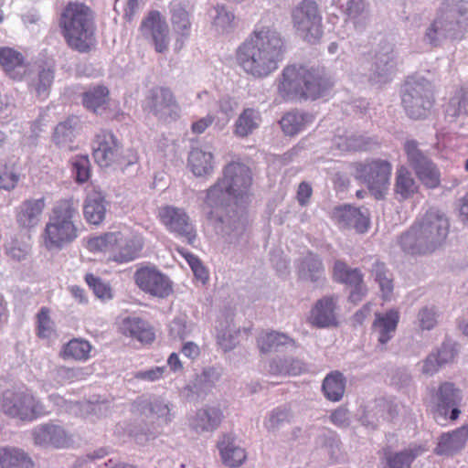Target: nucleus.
Listing matches in <instances>:
<instances>
[{"mask_svg": "<svg viewBox=\"0 0 468 468\" xmlns=\"http://www.w3.org/2000/svg\"><path fill=\"white\" fill-rule=\"evenodd\" d=\"M468 9V3L463 0H446L440 8L441 16L455 17L463 16Z\"/></svg>", "mask_w": 468, "mask_h": 468, "instance_id": "49", "label": "nucleus"}, {"mask_svg": "<svg viewBox=\"0 0 468 468\" xmlns=\"http://www.w3.org/2000/svg\"><path fill=\"white\" fill-rule=\"evenodd\" d=\"M27 460V453L20 449L0 448V468H20Z\"/></svg>", "mask_w": 468, "mask_h": 468, "instance_id": "42", "label": "nucleus"}, {"mask_svg": "<svg viewBox=\"0 0 468 468\" xmlns=\"http://www.w3.org/2000/svg\"><path fill=\"white\" fill-rule=\"evenodd\" d=\"M304 370L303 362L293 357L273 360L270 365V372L273 375L298 376Z\"/></svg>", "mask_w": 468, "mask_h": 468, "instance_id": "40", "label": "nucleus"}, {"mask_svg": "<svg viewBox=\"0 0 468 468\" xmlns=\"http://www.w3.org/2000/svg\"><path fill=\"white\" fill-rule=\"evenodd\" d=\"M0 410L7 416L24 420L28 413L27 388L14 387L0 398Z\"/></svg>", "mask_w": 468, "mask_h": 468, "instance_id": "17", "label": "nucleus"}, {"mask_svg": "<svg viewBox=\"0 0 468 468\" xmlns=\"http://www.w3.org/2000/svg\"><path fill=\"white\" fill-rule=\"evenodd\" d=\"M53 332L50 311L48 307H42L37 314V335L40 338H49Z\"/></svg>", "mask_w": 468, "mask_h": 468, "instance_id": "47", "label": "nucleus"}, {"mask_svg": "<svg viewBox=\"0 0 468 468\" xmlns=\"http://www.w3.org/2000/svg\"><path fill=\"white\" fill-rule=\"evenodd\" d=\"M167 365L173 372H176L183 369L182 362L176 353H172L168 359Z\"/></svg>", "mask_w": 468, "mask_h": 468, "instance_id": "63", "label": "nucleus"}, {"mask_svg": "<svg viewBox=\"0 0 468 468\" xmlns=\"http://www.w3.org/2000/svg\"><path fill=\"white\" fill-rule=\"evenodd\" d=\"M404 150L410 166L418 163L421 158L426 157V155L419 150L418 144L414 140L407 141L404 145Z\"/></svg>", "mask_w": 468, "mask_h": 468, "instance_id": "52", "label": "nucleus"}, {"mask_svg": "<svg viewBox=\"0 0 468 468\" xmlns=\"http://www.w3.org/2000/svg\"><path fill=\"white\" fill-rule=\"evenodd\" d=\"M433 101V93L429 83L423 81L406 82L402 104L410 118H425L432 108Z\"/></svg>", "mask_w": 468, "mask_h": 468, "instance_id": "9", "label": "nucleus"}, {"mask_svg": "<svg viewBox=\"0 0 468 468\" xmlns=\"http://www.w3.org/2000/svg\"><path fill=\"white\" fill-rule=\"evenodd\" d=\"M34 441L43 447L63 448L69 445V437L62 427L45 424L35 430Z\"/></svg>", "mask_w": 468, "mask_h": 468, "instance_id": "20", "label": "nucleus"}, {"mask_svg": "<svg viewBox=\"0 0 468 468\" xmlns=\"http://www.w3.org/2000/svg\"><path fill=\"white\" fill-rule=\"evenodd\" d=\"M376 282L379 284L382 297L385 300L389 299L393 291V279L389 271L386 269L384 263L377 261L372 269Z\"/></svg>", "mask_w": 468, "mask_h": 468, "instance_id": "44", "label": "nucleus"}, {"mask_svg": "<svg viewBox=\"0 0 468 468\" xmlns=\"http://www.w3.org/2000/svg\"><path fill=\"white\" fill-rule=\"evenodd\" d=\"M0 66L10 78L15 80H20L27 69L24 55L8 47L0 48Z\"/></svg>", "mask_w": 468, "mask_h": 468, "instance_id": "26", "label": "nucleus"}, {"mask_svg": "<svg viewBox=\"0 0 468 468\" xmlns=\"http://www.w3.org/2000/svg\"><path fill=\"white\" fill-rule=\"evenodd\" d=\"M145 110L163 122L176 120L179 105L173 91L163 86L150 90L145 98Z\"/></svg>", "mask_w": 468, "mask_h": 468, "instance_id": "12", "label": "nucleus"}, {"mask_svg": "<svg viewBox=\"0 0 468 468\" xmlns=\"http://www.w3.org/2000/svg\"><path fill=\"white\" fill-rule=\"evenodd\" d=\"M449 228L447 217L439 209L431 208L401 235L400 246L411 255L431 252L444 242Z\"/></svg>", "mask_w": 468, "mask_h": 468, "instance_id": "2", "label": "nucleus"}, {"mask_svg": "<svg viewBox=\"0 0 468 468\" xmlns=\"http://www.w3.org/2000/svg\"><path fill=\"white\" fill-rule=\"evenodd\" d=\"M419 322L421 329H431L437 323L435 312L428 308L421 309L419 313Z\"/></svg>", "mask_w": 468, "mask_h": 468, "instance_id": "53", "label": "nucleus"}, {"mask_svg": "<svg viewBox=\"0 0 468 468\" xmlns=\"http://www.w3.org/2000/svg\"><path fill=\"white\" fill-rule=\"evenodd\" d=\"M58 26L66 43L71 48L88 52L95 46V14L86 4L69 2L59 15Z\"/></svg>", "mask_w": 468, "mask_h": 468, "instance_id": "3", "label": "nucleus"}, {"mask_svg": "<svg viewBox=\"0 0 468 468\" xmlns=\"http://www.w3.org/2000/svg\"><path fill=\"white\" fill-rule=\"evenodd\" d=\"M252 184L250 169L239 162L229 163L223 170V176L207 193L206 206L210 209L208 218L222 222L218 211L224 209L231 199L246 195Z\"/></svg>", "mask_w": 468, "mask_h": 468, "instance_id": "5", "label": "nucleus"}, {"mask_svg": "<svg viewBox=\"0 0 468 468\" xmlns=\"http://www.w3.org/2000/svg\"><path fill=\"white\" fill-rule=\"evenodd\" d=\"M334 82L324 69L290 65L284 68L278 91L283 99L316 100L324 96Z\"/></svg>", "mask_w": 468, "mask_h": 468, "instance_id": "4", "label": "nucleus"}, {"mask_svg": "<svg viewBox=\"0 0 468 468\" xmlns=\"http://www.w3.org/2000/svg\"><path fill=\"white\" fill-rule=\"evenodd\" d=\"M399 322V313L390 309L386 313H377L372 324V332L377 335L380 345L387 344L394 335Z\"/></svg>", "mask_w": 468, "mask_h": 468, "instance_id": "22", "label": "nucleus"}, {"mask_svg": "<svg viewBox=\"0 0 468 468\" xmlns=\"http://www.w3.org/2000/svg\"><path fill=\"white\" fill-rule=\"evenodd\" d=\"M187 165L196 176H208L214 170V155L200 148H193L188 154Z\"/></svg>", "mask_w": 468, "mask_h": 468, "instance_id": "33", "label": "nucleus"}, {"mask_svg": "<svg viewBox=\"0 0 468 468\" xmlns=\"http://www.w3.org/2000/svg\"><path fill=\"white\" fill-rule=\"evenodd\" d=\"M144 246V239L142 234L133 232L125 237L122 233V241L115 247V252L112 257V261L117 263H126L137 259Z\"/></svg>", "mask_w": 468, "mask_h": 468, "instance_id": "19", "label": "nucleus"}, {"mask_svg": "<svg viewBox=\"0 0 468 468\" xmlns=\"http://www.w3.org/2000/svg\"><path fill=\"white\" fill-rule=\"evenodd\" d=\"M123 335L137 339L142 344H151L155 339L153 326L138 317L124 318L121 324Z\"/></svg>", "mask_w": 468, "mask_h": 468, "instance_id": "27", "label": "nucleus"}, {"mask_svg": "<svg viewBox=\"0 0 468 468\" xmlns=\"http://www.w3.org/2000/svg\"><path fill=\"white\" fill-rule=\"evenodd\" d=\"M294 29L307 42L315 43L323 36V18L317 4L303 0L292 12Z\"/></svg>", "mask_w": 468, "mask_h": 468, "instance_id": "8", "label": "nucleus"}, {"mask_svg": "<svg viewBox=\"0 0 468 468\" xmlns=\"http://www.w3.org/2000/svg\"><path fill=\"white\" fill-rule=\"evenodd\" d=\"M322 388L324 396L329 400L339 401L345 393V378L338 371L332 372L324 379Z\"/></svg>", "mask_w": 468, "mask_h": 468, "instance_id": "39", "label": "nucleus"}, {"mask_svg": "<svg viewBox=\"0 0 468 468\" xmlns=\"http://www.w3.org/2000/svg\"><path fill=\"white\" fill-rule=\"evenodd\" d=\"M347 412L346 410L343 409H338L335 410L330 416L331 421L338 426L345 425L347 421Z\"/></svg>", "mask_w": 468, "mask_h": 468, "instance_id": "62", "label": "nucleus"}, {"mask_svg": "<svg viewBox=\"0 0 468 468\" xmlns=\"http://www.w3.org/2000/svg\"><path fill=\"white\" fill-rule=\"evenodd\" d=\"M84 280L96 297L101 301H109L112 299V289L108 282H103L101 278L92 273H87Z\"/></svg>", "mask_w": 468, "mask_h": 468, "instance_id": "45", "label": "nucleus"}, {"mask_svg": "<svg viewBox=\"0 0 468 468\" xmlns=\"http://www.w3.org/2000/svg\"><path fill=\"white\" fill-rule=\"evenodd\" d=\"M158 218L170 232L185 238L189 244H193L197 238L196 229L182 208L172 206L160 207Z\"/></svg>", "mask_w": 468, "mask_h": 468, "instance_id": "14", "label": "nucleus"}, {"mask_svg": "<svg viewBox=\"0 0 468 468\" xmlns=\"http://www.w3.org/2000/svg\"><path fill=\"white\" fill-rule=\"evenodd\" d=\"M18 181L17 175L7 165L0 166V188L10 190Z\"/></svg>", "mask_w": 468, "mask_h": 468, "instance_id": "50", "label": "nucleus"}, {"mask_svg": "<svg viewBox=\"0 0 468 468\" xmlns=\"http://www.w3.org/2000/svg\"><path fill=\"white\" fill-rule=\"evenodd\" d=\"M333 278L335 282L353 288L349 296L353 303L360 302L366 294L367 290L363 282V274L359 269H352L346 262L336 261L333 269Z\"/></svg>", "mask_w": 468, "mask_h": 468, "instance_id": "16", "label": "nucleus"}, {"mask_svg": "<svg viewBox=\"0 0 468 468\" xmlns=\"http://www.w3.org/2000/svg\"><path fill=\"white\" fill-rule=\"evenodd\" d=\"M354 177L365 185L377 199H383L389 190L392 165L381 158L367 159L352 165Z\"/></svg>", "mask_w": 468, "mask_h": 468, "instance_id": "7", "label": "nucleus"}, {"mask_svg": "<svg viewBox=\"0 0 468 468\" xmlns=\"http://www.w3.org/2000/svg\"><path fill=\"white\" fill-rule=\"evenodd\" d=\"M334 218L342 228H353L358 233H364L369 227V218L359 208L344 206L335 208Z\"/></svg>", "mask_w": 468, "mask_h": 468, "instance_id": "25", "label": "nucleus"}, {"mask_svg": "<svg viewBox=\"0 0 468 468\" xmlns=\"http://www.w3.org/2000/svg\"><path fill=\"white\" fill-rule=\"evenodd\" d=\"M140 32L152 43L157 53H165L169 49V28L165 18L157 10L150 11L142 20Z\"/></svg>", "mask_w": 468, "mask_h": 468, "instance_id": "13", "label": "nucleus"}, {"mask_svg": "<svg viewBox=\"0 0 468 468\" xmlns=\"http://www.w3.org/2000/svg\"><path fill=\"white\" fill-rule=\"evenodd\" d=\"M94 161L101 167H108L120 161L122 165H132L138 162V154L134 150H129V159L120 155V145L115 135L108 131H101L95 137L92 146Z\"/></svg>", "mask_w": 468, "mask_h": 468, "instance_id": "10", "label": "nucleus"}, {"mask_svg": "<svg viewBox=\"0 0 468 468\" xmlns=\"http://www.w3.org/2000/svg\"><path fill=\"white\" fill-rule=\"evenodd\" d=\"M83 215L86 221L92 225H100L105 218V196L94 186L87 187V195L83 204Z\"/></svg>", "mask_w": 468, "mask_h": 468, "instance_id": "18", "label": "nucleus"}, {"mask_svg": "<svg viewBox=\"0 0 468 468\" xmlns=\"http://www.w3.org/2000/svg\"><path fill=\"white\" fill-rule=\"evenodd\" d=\"M53 79L54 69L52 65L46 64L38 70L37 78L34 82V87L39 100H45L48 96Z\"/></svg>", "mask_w": 468, "mask_h": 468, "instance_id": "43", "label": "nucleus"}, {"mask_svg": "<svg viewBox=\"0 0 468 468\" xmlns=\"http://www.w3.org/2000/svg\"><path fill=\"white\" fill-rule=\"evenodd\" d=\"M423 452L421 447L405 450L397 453H388L385 452L386 461L388 468H410L414 459Z\"/></svg>", "mask_w": 468, "mask_h": 468, "instance_id": "41", "label": "nucleus"}, {"mask_svg": "<svg viewBox=\"0 0 468 468\" xmlns=\"http://www.w3.org/2000/svg\"><path fill=\"white\" fill-rule=\"evenodd\" d=\"M110 101V91L105 86H95L82 93V105L89 111L96 113L99 110H105Z\"/></svg>", "mask_w": 468, "mask_h": 468, "instance_id": "34", "label": "nucleus"}, {"mask_svg": "<svg viewBox=\"0 0 468 468\" xmlns=\"http://www.w3.org/2000/svg\"><path fill=\"white\" fill-rule=\"evenodd\" d=\"M324 272L322 261L315 255L310 254L301 264V273L312 282L317 281Z\"/></svg>", "mask_w": 468, "mask_h": 468, "instance_id": "46", "label": "nucleus"}, {"mask_svg": "<svg viewBox=\"0 0 468 468\" xmlns=\"http://www.w3.org/2000/svg\"><path fill=\"white\" fill-rule=\"evenodd\" d=\"M455 351L452 347L443 345L440 350L438 351L435 356H437L438 363H440L441 366L444 364H447L449 362H452L455 357Z\"/></svg>", "mask_w": 468, "mask_h": 468, "instance_id": "57", "label": "nucleus"}, {"mask_svg": "<svg viewBox=\"0 0 468 468\" xmlns=\"http://www.w3.org/2000/svg\"><path fill=\"white\" fill-rule=\"evenodd\" d=\"M335 307L336 299L333 296L318 300L311 310L309 316L310 324L316 327L336 325Z\"/></svg>", "mask_w": 468, "mask_h": 468, "instance_id": "23", "label": "nucleus"}, {"mask_svg": "<svg viewBox=\"0 0 468 468\" xmlns=\"http://www.w3.org/2000/svg\"><path fill=\"white\" fill-rule=\"evenodd\" d=\"M92 346L89 341L82 338H73L65 344L59 353L63 359L86 361L90 356Z\"/></svg>", "mask_w": 468, "mask_h": 468, "instance_id": "36", "label": "nucleus"}, {"mask_svg": "<svg viewBox=\"0 0 468 468\" xmlns=\"http://www.w3.org/2000/svg\"><path fill=\"white\" fill-rule=\"evenodd\" d=\"M460 214L462 220L468 225V193L461 200Z\"/></svg>", "mask_w": 468, "mask_h": 468, "instance_id": "64", "label": "nucleus"}, {"mask_svg": "<svg viewBox=\"0 0 468 468\" xmlns=\"http://www.w3.org/2000/svg\"><path fill=\"white\" fill-rule=\"evenodd\" d=\"M261 114L258 111L247 108L238 117L234 125V133L239 137H247L260 125Z\"/></svg>", "mask_w": 468, "mask_h": 468, "instance_id": "37", "label": "nucleus"}, {"mask_svg": "<svg viewBox=\"0 0 468 468\" xmlns=\"http://www.w3.org/2000/svg\"><path fill=\"white\" fill-rule=\"evenodd\" d=\"M222 463L230 468L239 467L247 459L245 449L236 444L232 434H223L217 443Z\"/></svg>", "mask_w": 468, "mask_h": 468, "instance_id": "21", "label": "nucleus"}, {"mask_svg": "<svg viewBox=\"0 0 468 468\" xmlns=\"http://www.w3.org/2000/svg\"><path fill=\"white\" fill-rule=\"evenodd\" d=\"M468 441V425L442 433L434 450L437 455H453L464 448Z\"/></svg>", "mask_w": 468, "mask_h": 468, "instance_id": "24", "label": "nucleus"}, {"mask_svg": "<svg viewBox=\"0 0 468 468\" xmlns=\"http://www.w3.org/2000/svg\"><path fill=\"white\" fill-rule=\"evenodd\" d=\"M165 370V367H155L151 369L136 373L135 378L147 381H155L163 377Z\"/></svg>", "mask_w": 468, "mask_h": 468, "instance_id": "55", "label": "nucleus"}, {"mask_svg": "<svg viewBox=\"0 0 468 468\" xmlns=\"http://www.w3.org/2000/svg\"><path fill=\"white\" fill-rule=\"evenodd\" d=\"M234 15L230 12H228L225 7L218 6L217 7V16L214 18V25L218 28L221 30H226L231 27L234 22Z\"/></svg>", "mask_w": 468, "mask_h": 468, "instance_id": "51", "label": "nucleus"}, {"mask_svg": "<svg viewBox=\"0 0 468 468\" xmlns=\"http://www.w3.org/2000/svg\"><path fill=\"white\" fill-rule=\"evenodd\" d=\"M312 194V186L306 182H302L297 189V200L300 205L305 206L309 202Z\"/></svg>", "mask_w": 468, "mask_h": 468, "instance_id": "56", "label": "nucleus"}, {"mask_svg": "<svg viewBox=\"0 0 468 468\" xmlns=\"http://www.w3.org/2000/svg\"><path fill=\"white\" fill-rule=\"evenodd\" d=\"M72 170L78 183H85L90 177V164L88 156H76L72 161Z\"/></svg>", "mask_w": 468, "mask_h": 468, "instance_id": "48", "label": "nucleus"}, {"mask_svg": "<svg viewBox=\"0 0 468 468\" xmlns=\"http://www.w3.org/2000/svg\"><path fill=\"white\" fill-rule=\"evenodd\" d=\"M122 241V232H105L101 235L92 236L86 240V249L91 253L108 254V261L115 252V247Z\"/></svg>", "mask_w": 468, "mask_h": 468, "instance_id": "28", "label": "nucleus"}, {"mask_svg": "<svg viewBox=\"0 0 468 468\" xmlns=\"http://www.w3.org/2000/svg\"><path fill=\"white\" fill-rule=\"evenodd\" d=\"M214 122V117L207 115L203 117L197 122H194L191 125V131L195 134H200L204 133Z\"/></svg>", "mask_w": 468, "mask_h": 468, "instance_id": "58", "label": "nucleus"}, {"mask_svg": "<svg viewBox=\"0 0 468 468\" xmlns=\"http://www.w3.org/2000/svg\"><path fill=\"white\" fill-rule=\"evenodd\" d=\"M133 279L138 288L151 296L163 299L173 292L171 280L154 266L138 268Z\"/></svg>", "mask_w": 468, "mask_h": 468, "instance_id": "11", "label": "nucleus"}, {"mask_svg": "<svg viewBox=\"0 0 468 468\" xmlns=\"http://www.w3.org/2000/svg\"><path fill=\"white\" fill-rule=\"evenodd\" d=\"M223 419L222 411L214 407H207L199 410L190 420V427L196 432L212 431L221 423Z\"/></svg>", "mask_w": 468, "mask_h": 468, "instance_id": "29", "label": "nucleus"}, {"mask_svg": "<svg viewBox=\"0 0 468 468\" xmlns=\"http://www.w3.org/2000/svg\"><path fill=\"white\" fill-rule=\"evenodd\" d=\"M420 186L405 165L397 167L394 193L400 200H406L419 193Z\"/></svg>", "mask_w": 468, "mask_h": 468, "instance_id": "31", "label": "nucleus"}, {"mask_svg": "<svg viewBox=\"0 0 468 468\" xmlns=\"http://www.w3.org/2000/svg\"><path fill=\"white\" fill-rule=\"evenodd\" d=\"M411 167L418 179L425 187L434 189L440 186L441 172L437 165L427 156L421 158Z\"/></svg>", "mask_w": 468, "mask_h": 468, "instance_id": "32", "label": "nucleus"}, {"mask_svg": "<svg viewBox=\"0 0 468 468\" xmlns=\"http://www.w3.org/2000/svg\"><path fill=\"white\" fill-rule=\"evenodd\" d=\"M286 53L285 39L271 27H256L236 50L237 64L254 78L274 72Z\"/></svg>", "mask_w": 468, "mask_h": 468, "instance_id": "1", "label": "nucleus"}, {"mask_svg": "<svg viewBox=\"0 0 468 468\" xmlns=\"http://www.w3.org/2000/svg\"><path fill=\"white\" fill-rule=\"evenodd\" d=\"M181 351L185 356L191 359L197 358L200 354L199 346L194 342L185 343Z\"/></svg>", "mask_w": 468, "mask_h": 468, "instance_id": "61", "label": "nucleus"}, {"mask_svg": "<svg viewBox=\"0 0 468 468\" xmlns=\"http://www.w3.org/2000/svg\"><path fill=\"white\" fill-rule=\"evenodd\" d=\"M431 401L439 414L446 416L452 410L450 419L452 420L458 419L460 414L458 406L462 401V395L460 389L456 388L452 383L441 384L438 390L431 393Z\"/></svg>", "mask_w": 468, "mask_h": 468, "instance_id": "15", "label": "nucleus"}, {"mask_svg": "<svg viewBox=\"0 0 468 468\" xmlns=\"http://www.w3.org/2000/svg\"><path fill=\"white\" fill-rule=\"evenodd\" d=\"M171 25L176 36V48L181 49L185 41L191 34V21L189 13L183 7L174 8L171 14Z\"/></svg>", "mask_w": 468, "mask_h": 468, "instance_id": "30", "label": "nucleus"}, {"mask_svg": "<svg viewBox=\"0 0 468 468\" xmlns=\"http://www.w3.org/2000/svg\"><path fill=\"white\" fill-rule=\"evenodd\" d=\"M290 419V410L286 408H278L272 411L268 420L269 428H275L280 423L288 421Z\"/></svg>", "mask_w": 468, "mask_h": 468, "instance_id": "54", "label": "nucleus"}, {"mask_svg": "<svg viewBox=\"0 0 468 468\" xmlns=\"http://www.w3.org/2000/svg\"><path fill=\"white\" fill-rule=\"evenodd\" d=\"M314 121L311 114L301 112H289L280 121L282 132L289 136H293L306 129Z\"/></svg>", "mask_w": 468, "mask_h": 468, "instance_id": "35", "label": "nucleus"}, {"mask_svg": "<svg viewBox=\"0 0 468 468\" xmlns=\"http://www.w3.org/2000/svg\"><path fill=\"white\" fill-rule=\"evenodd\" d=\"M77 214L78 204L72 198L57 202L42 234L46 249H61L78 237V229L73 222Z\"/></svg>", "mask_w": 468, "mask_h": 468, "instance_id": "6", "label": "nucleus"}, {"mask_svg": "<svg viewBox=\"0 0 468 468\" xmlns=\"http://www.w3.org/2000/svg\"><path fill=\"white\" fill-rule=\"evenodd\" d=\"M437 361L439 360L435 354L430 355L424 361L422 372L427 375L434 374L436 371H438L439 367H441V365Z\"/></svg>", "mask_w": 468, "mask_h": 468, "instance_id": "59", "label": "nucleus"}, {"mask_svg": "<svg viewBox=\"0 0 468 468\" xmlns=\"http://www.w3.org/2000/svg\"><path fill=\"white\" fill-rule=\"evenodd\" d=\"M69 290L71 295L78 303L82 304H86L89 303V297L85 289L78 285H72L69 288Z\"/></svg>", "mask_w": 468, "mask_h": 468, "instance_id": "60", "label": "nucleus"}, {"mask_svg": "<svg viewBox=\"0 0 468 468\" xmlns=\"http://www.w3.org/2000/svg\"><path fill=\"white\" fill-rule=\"evenodd\" d=\"M258 346L262 353L277 350L281 346L291 345L295 346L293 339L278 332H263L257 339Z\"/></svg>", "mask_w": 468, "mask_h": 468, "instance_id": "38", "label": "nucleus"}]
</instances>
